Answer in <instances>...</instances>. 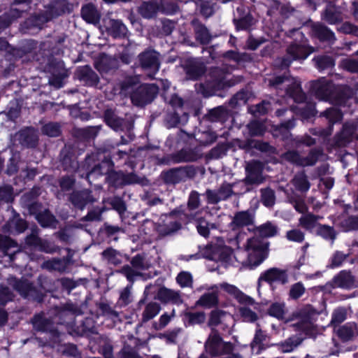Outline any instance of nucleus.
Segmentation results:
<instances>
[{
	"label": "nucleus",
	"mask_w": 358,
	"mask_h": 358,
	"mask_svg": "<svg viewBox=\"0 0 358 358\" xmlns=\"http://www.w3.org/2000/svg\"><path fill=\"white\" fill-rule=\"evenodd\" d=\"M268 242L257 236L248 238L243 246V252L245 255L243 264L250 267L259 266L268 257Z\"/></svg>",
	"instance_id": "f257e3e1"
},
{
	"label": "nucleus",
	"mask_w": 358,
	"mask_h": 358,
	"mask_svg": "<svg viewBox=\"0 0 358 358\" xmlns=\"http://www.w3.org/2000/svg\"><path fill=\"white\" fill-rule=\"evenodd\" d=\"M85 162L89 166H92L87 175L88 178L107 176L115 167L110 155L105 152H92L87 155Z\"/></svg>",
	"instance_id": "f03ea898"
},
{
	"label": "nucleus",
	"mask_w": 358,
	"mask_h": 358,
	"mask_svg": "<svg viewBox=\"0 0 358 358\" xmlns=\"http://www.w3.org/2000/svg\"><path fill=\"white\" fill-rule=\"evenodd\" d=\"M143 180V178L134 172L124 173L123 171H115L114 169L105 178L108 186L115 189H122L134 184L142 185Z\"/></svg>",
	"instance_id": "7ed1b4c3"
},
{
	"label": "nucleus",
	"mask_w": 358,
	"mask_h": 358,
	"mask_svg": "<svg viewBox=\"0 0 358 358\" xmlns=\"http://www.w3.org/2000/svg\"><path fill=\"white\" fill-rule=\"evenodd\" d=\"M158 92L156 84H141L131 92L130 99L134 106L144 107L155 99Z\"/></svg>",
	"instance_id": "20e7f679"
},
{
	"label": "nucleus",
	"mask_w": 358,
	"mask_h": 358,
	"mask_svg": "<svg viewBox=\"0 0 358 358\" xmlns=\"http://www.w3.org/2000/svg\"><path fill=\"white\" fill-rule=\"evenodd\" d=\"M313 52L311 48L299 44H292L287 48V55L277 59L275 65L280 69L288 68L294 60L305 59Z\"/></svg>",
	"instance_id": "39448f33"
},
{
	"label": "nucleus",
	"mask_w": 358,
	"mask_h": 358,
	"mask_svg": "<svg viewBox=\"0 0 358 358\" xmlns=\"http://www.w3.org/2000/svg\"><path fill=\"white\" fill-rule=\"evenodd\" d=\"M206 350L212 356L217 357L227 355L234 350V345L224 342L216 331H212L205 343Z\"/></svg>",
	"instance_id": "423d86ee"
},
{
	"label": "nucleus",
	"mask_w": 358,
	"mask_h": 358,
	"mask_svg": "<svg viewBox=\"0 0 358 358\" xmlns=\"http://www.w3.org/2000/svg\"><path fill=\"white\" fill-rule=\"evenodd\" d=\"M24 248L48 254H52L56 251L50 241L38 236L37 229H32L31 232L24 238Z\"/></svg>",
	"instance_id": "0eeeda50"
},
{
	"label": "nucleus",
	"mask_w": 358,
	"mask_h": 358,
	"mask_svg": "<svg viewBox=\"0 0 358 358\" xmlns=\"http://www.w3.org/2000/svg\"><path fill=\"white\" fill-rule=\"evenodd\" d=\"M69 333L73 336H90L96 334L97 331L95 326V321L93 318L87 317L80 322L76 321L68 326Z\"/></svg>",
	"instance_id": "6e6552de"
},
{
	"label": "nucleus",
	"mask_w": 358,
	"mask_h": 358,
	"mask_svg": "<svg viewBox=\"0 0 358 358\" xmlns=\"http://www.w3.org/2000/svg\"><path fill=\"white\" fill-rule=\"evenodd\" d=\"M75 75L83 85L87 87L101 89L100 78L90 65H84L77 68Z\"/></svg>",
	"instance_id": "1a4fd4ad"
},
{
	"label": "nucleus",
	"mask_w": 358,
	"mask_h": 358,
	"mask_svg": "<svg viewBox=\"0 0 358 358\" xmlns=\"http://www.w3.org/2000/svg\"><path fill=\"white\" fill-rule=\"evenodd\" d=\"M103 118L105 124L115 131H123L126 127L129 132L133 127L131 123L119 117L112 108H107L103 111Z\"/></svg>",
	"instance_id": "9d476101"
},
{
	"label": "nucleus",
	"mask_w": 358,
	"mask_h": 358,
	"mask_svg": "<svg viewBox=\"0 0 358 358\" xmlns=\"http://www.w3.org/2000/svg\"><path fill=\"white\" fill-rule=\"evenodd\" d=\"M263 166L260 162L252 161L245 166V177L243 182L245 185H259L265 178L262 175Z\"/></svg>",
	"instance_id": "9b49d317"
},
{
	"label": "nucleus",
	"mask_w": 358,
	"mask_h": 358,
	"mask_svg": "<svg viewBox=\"0 0 358 358\" xmlns=\"http://www.w3.org/2000/svg\"><path fill=\"white\" fill-rule=\"evenodd\" d=\"M140 66L144 71L157 72L159 69V54L154 50L146 49L138 56Z\"/></svg>",
	"instance_id": "f8f14e48"
},
{
	"label": "nucleus",
	"mask_w": 358,
	"mask_h": 358,
	"mask_svg": "<svg viewBox=\"0 0 358 358\" xmlns=\"http://www.w3.org/2000/svg\"><path fill=\"white\" fill-rule=\"evenodd\" d=\"M73 10V5L68 0H52L46 6V13L52 20Z\"/></svg>",
	"instance_id": "ddd939ff"
},
{
	"label": "nucleus",
	"mask_w": 358,
	"mask_h": 358,
	"mask_svg": "<svg viewBox=\"0 0 358 358\" xmlns=\"http://www.w3.org/2000/svg\"><path fill=\"white\" fill-rule=\"evenodd\" d=\"M69 201L76 209L80 210H83L89 203L94 202L92 192L87 189L73 190L69 194Z\"/></svg>",
	"instance_id": "4468645a"
},
{
	"label": "nucleus",
	"mask_w": 358,
	"mask_h": 358,
	"mask_svg": "<svg viewBox=\"0 0 358 358\" xmlns=\"http://www.w3.org/2000/svg\"><path fill=\"white\" fill-rule=\"evenodd\" d=\"M234 194L233 184L223 182L217 191L207 189L206 196L207 201L210 204H216L221 201L227 200Z\"/></svg>",
	"instance_id": "2eb2a0df"
},
{
	"label": "nucleus",
	"mask_w": 358,
	"mask_h": 358,
	"mask_svg": "<svg viewBox=\"0 0 358 358\" xmlns=\"http://www.w3.org/2000/svg\"><path fill=\"white\" fill-rule=\"evenodd\" d=\"M179 213V208H176L169 215H166L157 230L159 235L166 236L179 230V221L173 219V215Z\"/></svg>",
	"instance_id": "dca6fc26"
},
{
	"label": "nucleus",
	"mask_w": 358,
	"mask_h": 358,
	"mask_svg": "<svg viewBox=\"0 0 358 358\" xmlns=\"http://www.w3.org/2000/svg\"><path fill=\"white\" fill-rule=\"evenodd\" d=\"M59 161L64 171L71 172L78 168L77 157L71 146L65 145L59 154Z\"/></svg>",
	"instance_id": "f3484780"
},
{
	"label": "nucleus",
	"mask_w": 358,
	"mask_h": 358,
	"mask_svg": "<svg viewBox=\"0 0 358 358\" xmlns=\"http://www.w3.org/2000/svg\"><path fill=\"white\" fill-rule=\"evenodd\" d=\"M262 281H265L270 285L273 282L286 284L288 282V275L285 270L271 268L261 274L258 280L259 286Z\"/></svg>",
	"instance_id": "a211bd4d"
},
{
	"label": "nucleus",
	"mask_w": 358,
	"mask_h": 358,
	"mask_svg": "<svg viewBox=\"0 0 358 358\" xmlns=\"http://www.w3.org/2000/svg\"><path fill=\"white\" fill-rule=\"evenodd\" d=\"M80 16L87 24L96 25L100 22L101 13L92 2L85 3L80 9Z\"/></svg>",
	"instance_id": "6ab92c4d"
},
{
	"label": "nucleus",
	"mask_w": 358,
	"mask_h": 358,
	"mask_svg": "<svg viewBox=\"0 0 358 358\" xmlns=\"http://www.w3.org/2000/svg\"><path fill=\"white\" fill-rule=\"evenodd\" d=\"M28 225L27 221L16 213L4 224L3 229L6 232L11 234H20L27 230Z\"/></svg>",
	"instance_id": "aec40b11"
},
{
	"label": "nucleus",
	"mask_w": 358,
	"mask_h": 358,
	"mask_svg": "<svg viewBox=\"0 0 358 358\" xmlns=\"http://www.w3.org/2000/svg\"><path fill=\"white\" fill-rule=\"evenodd\" d=\"M219 287L227 294L235 298L239 303L245 305H252L255 301L250 296L245 295L234 285L227 282L220 284Z\"/></svg>",
	"instance_id": "412c9836"
},
{
	"label": "nucleus",
	"mask_w": 358,
	"mask_h": 358,
	"mask_svg": "<svg viewBox=\"0 0 358 358\" xmlns=\"http://www.w3.org/2000/svg\"><path fill=\"white\" fill-rule=\"evenodd\" d=\"M355 278L351 273L342 271L332 279L331 286L333 288L350 289L354 286Z\"/></svg>",
	"instance_id": "4be33fe9"
},
{
	"label": "nucleus",
	"mask_w": 358,
	"mask_h": 358,
	"mask_svg": "<svg viewBox=\"0 0 358 358\" xmlns=\"http://www.w3.org/2000/svg\"><path fill=\"white\" fill-rule=\"evenodd\" d=\"M46 11L42 13L34 14L27 18L24 23V28L31 30L34 29H41L43 25L50 21Z\"/></svg>",
	"instance_id": "5701e85b"
},
{
	"label": "nucleus",
	"mask_w": 358,
	"mask_h": 358,
	"mask_svg": "<svg viewBox=\"0 0 358 358\" xmlns=\"http://www.w3.org/2000/svg\"><path fill=\"white\" fill-rule=\"evenodd\" d=\"M313 89L316 96L319 99L328 101L331 99L334 85L331 83L322 79L314 83Z\"/></svg>",
	"instance_id": "b1692460"
},
{
	"label": "nucleus",
	"mask_w": 358,
	"mask_h": 358,
	"mask_svg": "<svg viewBox=\"0 0 358 358\" xmlns=\"http://www.w3.org/2000/svg\"><path fill=\"white\" fill-rule=\"evenodd\" d=\"M18 140L23 146L31 148H36L38 142V138L31 127L19 131Z\"/></svg>",
	"instance_id": "393cba45"
},
{
	"label": "nucleus",
	"mask_w": 358,
	"mask_h": 358,
	"mask_svg": "<svg viewBox=\"0 0 358 358\" xmlns=\"http://www.w3.org/2000/svg\"><path fill=\"white\" fill-rule=\"evenodd\" d=\"M36 220L43 229H55L59 223L55 215L48 208L44 209L36 217Z\"/></svg>",
	"instance_id": "a878e982"
},
{
	"label": "nucleus",
	"mask_w": 358,
	"mask_h": 358,
	"mask_svg": "<svg viewBox=\"0 0 358 358\" xmlns=\"http://www.w3.org/2000/svg\"><path fill=\"white\" fill-rule=\"evenodd\" d=\"M165 3H166L162 1L160 3H158L156 1L144 2L139 8V13L144 18H152L155 17L158 11H164L165 9Z\"/></svg>",
	"instance_id": "bb28decb"
},
{
	"label": "nucleus",
	"mask_w": 358,
	"mask_h": 358,
	"mask_svg": "<svg viewBox=\"0 0 358 358\" xmlns=\"http://www.w3.org/2000/svg\"><path fill=\"white\" fill-rule=\"evenodd\" d=\"M192 25L194 28L196 39L201 44H208L212 39V36L207 27L197 19H194L192 21Z\"/></svg>",
	"instance_id": "cd10ccee"
},
{
	"label": "nucleus",
	"mask_w": 358,
	"mask_h": 358,
	"mask_svg": "<svg viewBox=\"0 0 358 358\" xmlns=\"http://www.w3.org/2000/svg\"><path fill=\"white\" fill-rule=\"evenodd\" d=\"M107 30L113 38H124L127 36L128 29L121 20L110 19Z\"/></svg>",
	"instance_id": "c85d7f7f"
},
{
	"label": "nucleus",
	"mask_w": 358,
	"mask_h": 358,
	"mask_svg": "<svg viewBox=\"0 0 358 358\" xmlns=\"http://www.w3.org/2000/svg\"><path fill=\"white\" fill-rule=\"evenodd\" d=\"M254 222V215L249 211L236 213L230 225L233 230L252 224Z\"/></svg>",
	"instance_id": "c756f323"
},
{
	"label": "nucleus",
	"mask_w": 358,
	"mask_h": 358,
	"mask_svg": "<svg viewBox=\"0 0 358 358\" xmlns=\"http://www.w3.org/2000/svg\"><path fill=\"white\" fill-rule=\"evenodd\" d=\"M188 79L196 80L205 72V66L203 63L195 60H191L185 67Z\"/></svg>",
	"instance_id": "7c9ffc66"
},
{
	"label": "nucleus",
	"mask_w": 358,
	"mask_h": 358,
	"mask_svg": "<svg viewBox=\"0 0 358 358\" xmlns=\"http://www.w3.org/2000/svg\"><path fill=\"white\" fill-rule=\"evenodd\" d=\"M99 129L97 127H87L85 128L76 129L74 131V136L83 142H90L94 139L98 135Z\"/></svg>",
	"instance_id": "2f4dec72"
},
{
	"label": "nucleus",
	"mask_w": 358,
	"mask_h": 358,
	"mask_svg": "<svg viewBox=\"0 0 358 358\" xmlns=\"http://www.w3.org/2000/svg\"><path fill=\"white\" fill-rule=\"evenodd\" d=\"M154 299L164 303L169 302L176 303L179 300V292L162 287L158 289Z\"/></svg>",
	"instance_id": "473e14b6"
},
{
	"label": "nucleus",
	"mask_w": 358,
	"mask_h": 358,
	"mask_svg": "<svg viewBox=\"0 0 358 358\" xmlns=\"http://www.w3.org/2000/svg\"><path fill=\"white\" fill-rule=\"evenodd\" d=\"M252 231L262 238H270L277 235L278 228L271 222H266L264 224L255 227Z\"/></svg>",
	"instance_id": "72a5a7b5"
},
{
	"label": "nucleus",
	"mask_w": 358,
	"mask_h": 358,
	"mask_svg": "<svg viewBox=\"0 0 358 358\" xmlns=\"http://www.w3.org/2000/svg\"><path fill=\"white\" fill-rule=\"evenodd\" d=\"M31 323L36 331L43 333H48L49 326L52 325L50 320L45 317L42 313L34 315Z\"/></svg>",
	"instance_id": "f704fd0d"
},
{
	"label": "nucleus",
	"mask_w": 358,
	"mask_h": 358,
	"mask_svg": "<svg viewBox=\"0 0 358 358\" xmlns=\"http://www.w3.org/2000/svg\"><path fill=\"white\" fill-rule=\"evenodd\" d=\"M218 286L213 287L212 292L203 294L198 301V303L207 308H211L216 306L218 303Z\"/></svg>",
	"instance_id": "c9c22d12"
},
{
	"label": "nucleus",
	"mask_w": 358,
	"mask_h": 358,
	"mask_svg": "<svg viewBox=\"0 0 358 358\" xmlns=\"http://www.w3.org/2000/svg\"><path fill=\"white\" fill-rule=\"evenodd\" d=\"M289 83L286 89L287 94L292 96L295 101L302 102L305 99V94L302 92L300 83L292 80L288 81Z\"/></svg>",
	"instance_id": "e433bc0d"
},
{
	"label": "nucleus",
	"mask_w": 358,
	"mask_h": 358,
	"mask_svg": "<svg viewBox=\"0 0 358 358\" xmlns=\"http://www.w3.org/2000/svg\"><path fill=\"white\" fill-rule=\"evenodd\" d=\"M267 335L259 328L257 324L254 338L250 344L251 348L256 354H259L264 349L263 343L266 340Z\"/></svg>",
	"instance_id": "4c0bfd02"
},
{
	"label": "nucleus",
	"mask_w": 358,
	"mask_h": 358,
	"mask_svg": "<svg viewBox=\"0 0 358 358\" xmlns=\"http://www.w3.org/2000/svg\"><path fill=\"white\" fill-rule=\"evenodd\" d=\"M161 310V306L159 303L151 301L145 305V309L142 313V322H147L153 319L158 315Z\"/></svg>",
	"instance_id": "58836bf2"
},
{
	"label": "nucleus",
	"mask_w": 358,
	"mask_h": 358,
	"mask_svg": "<svg viewBox=\"0 0 358 358\" xmlns=\"http://www.w3.org/2000/svg\"><path fill=\"white\" fill-rule=\"evenodd\" d=\"M160 177L166 185H175L179 182V167L163 171Z\"/></svg>",
	"instance_id": "ea45409f"
},
{
	"label": "nucleus",
	"mask_w": 358,
	"mask_h": 358,
	"mask_svg": "<svg viewBox=\"0 0 358 358\" xmlns=\"http://www.w3.org/2000/svg\"><path fill=\"white\" fill-rule=\"evenodd\" d=\"M320 218L313 213H305L299 219V225L306 230H312L317 226Z\"/></svg>",
	"instance_id": "a19ab883"
},
{
	"label": "nucleus",
	"mask_w": 358,
	"mask_h": 358,
	"mask_svg": "<svg viewBox=\"0 0 358 358\" xmlns=\"http://www.w3.org/2000/svg\"><path fill=\"white\" fill-rule=\"evenodd\" d=\"M33 283L27 280L15 278L13 287L22 298H27L29 291L31 289Z\"/></svg>",
	"instance_id": "79ce46f5"
},
{
	"label": "nucleus",
	"mask_w": 358,
	"mask_h": 358,
	"mask_svg": "<svg viewBox=\"0 0 358 358\" xmlns=\"http://www.w3.org/2000/svg\"><path fill=\"white\" fill-rule=\"evenodd\" d=\"M42 134L49 137H58L62 134L61 126L58 122H49L41 127Z\"/></svg>",
	"instance_id": "37998d69"
},
{
	"label": "nucleus",
	"mask_w": 358,
	"mask_h": 358,
	"mask_svg": "<svg viewBox=\"0 0 358 358\" xmlns=\"http://www.w3.org/2000/svg\"><path fill=\"white\" fill-rule=\"evenodd\" d=\"M356 328L357 325L355 323H348L339 327L336 329V334L342 340L348 341L352 338Z\"/></svg>",
	"instance_id": "c03bdc74"
},
{
	"label": "nucleus",
	"mask_w": 358,
	"mask_h": 358,
	"mask_svg": "<svg viewBox=\"0 0 358 358\" xmlns=\"http://www.w3.org/2000/svg\"><path fill=\"white\" fill-rule=\"evenodd\" d=\"M294 186L300 192H307L310 188V183L304 173H297L292 180Z\"/></svg>",
	"instance_id": "a18cd8bd"
},
{
	"label": "nucleus",
	"mask_w": 358,
	"mask_h": 358,
	"mask_svg": "<svg viewBox=\"0 0 358 358\" xmlns=\"http://www.w3.org/2000/svg\"><path fill=\"white\" fill-rule=\"evenodd\" d=\"M101 255L103 258L106 259L110 264L117 266L122 262V260L120 258V252L113 248H107L102 252Z\"/></svg>",
	"instance_id": "49530a36"
},
{
	"label": "nucleus",
	"mask_w": 358,
	"mask_h": 358,
	"mask_svg": "<svg viewBox=\"0 0 358 358\" xmlns=\"http://www.w3.org/2000/svg\"><path fill=\"white\" fill-rule=\"evenodd\" d=\"M15 294L6 285L0 284V306H5L15 299Z\"/></svg>",
	"instance_id": "de8ad7c7"
},
{
	"label": "nucleus",
	"mask_w": 358,
	"mask_h": 358,
	"mask_svg": "<svg viewBox=\"0 0 358 358\" xmlns=\"http://www.w3.org/2000/svg\"><path fill=\"white\" fill-rule=\"evenodd\" d=\"M314 31L317 37L322 41H334V34L327 27L321 24L314 26Z\"/></svg>",
	"instance_id": "09e8293b"
},
{
	"label": "nucleus",
	"mask_w": 358,
	"mask_h": 358,
	"mask_svg": "<svg viewBox=\"0 0 358 358\" xmlns=\"http://www.w3.org/2000/svg\"><path fill=\"white\" fill-rule=\"evenodd\" d=\"M155 164L161 165H170L171 163H179V150H176L173 154L166 155L163 157H155Z\"/></svg>",
	"instance_id": "8fccbe9b"
},
{
	"label": "nucleus",
	"mask_w": 358,
	"mask_h": 358,
	"mask_svg": "<svg viewBox=\"0 0 358 358\" xmlns=\"http://www.w3.org/2000/svg\"><path fill=\"white\" fill-rule=\"evenodd\" d=\"M301 343L302 339L299 337H290L283 343H281L280 344V348L282 352H290L297 348Z\"/></svg>",
	"instance_id": "3c124183"
},
{
	"label": "nucleus",
	"mask_w": 358,
	"mask_h": 358,
	"mask_svg": "<svg viewBox=\"0 0 358 358\" xmlns=\"http://www.w3.org/2000/svg\"><path fill=\"white\" fill-rule=\"evenodd\" d=\"M324 19L329 24H336L342 21L340 12L332 6H329L324 11Z\"/></svg>",
	"instance_id": "603ef678"
},
{
	"label": "nucleus",
	"mask_w": 358,
	"mask_h": 358,
	"mask_svg": "<svg viewBox=\"0 0 358 358\" xmlns=\"http://www.w3.org/2000/svg\"><path fill=\"white\" fill-rule=\"evenodd\" d=\"M261 200L262 203L267 207H272L275 202V192L271 188L261 189Z\"/></svg>",
	"instance_id": "864d4df0"
},
{
	"label": "nucleus",
	"mask_w": 358,
	"mask_h": 358,
	"mask_svg": "<svg viewBox=\"0 0 358 358\" xmlns=\"http://www.w3.org/2000/svg\"><path fill=\"white\" fill-rule=\"evenodd\" d=\"M47 68L48 69V71L50 73L66 71L64 62L61 59H58L54 57L49 59L47 64Z\"/></svg>",
	"instance_id": "5fc2aeb1"
},
{
	"label": "nucleus",
	"mask_w": 358,
	"mask_h": 358,
	"mask_svg": "<svg viewBox=\"0 0 358 358\" xmlns=\"http://www.w3.org/2000/svg\"><path fill=\"white\" fill-rule=\"evenodd\" d=\"M317 233L324 239L331 240L332 242L335 240L336 236L334 228L327 225L319 224Z\"/></svg>",
	"instance_id": "6e6d98bb"
},
{
	"label": "nucleus",
	"mask_w": 358,
	"mask_h": 358,
	"mask_svg": "<svg viewBox=\"0 0 358 358\" xmlns=\"http://www.w3.org/2000/svg\"><path fill=\"white\" fill-rule=\"evenodd\" d=\"M285 237L289 241L301 243L305 240V234L299 229H292L286 232Z\"/></svg>",
	"instance_id": "4d7b16f0"
},
{
	"label": "nucleus",
	"mask_w": 358,
	"mask_h": 358,
	"mask_svg": "<svg viewBox=\"0 0 358 358\" xmlns=\"http://www.w3.org/2000/svg\"><path fill=\"white\" fill-rule=\"evenodd\" d=\"M231 317V315L221 310H214L211 312L208 324L210 326H217L222 322L224 317Z\"/></svg>",
	"instance_id": "13d9d810"
},
{
	"label": "nucleus",
	"mask_w": 358,
	"mask_h": 358,
	"mask_svg": "<svg viewBox=\"0 0 358 358\" xmlns=\"http://www.w3.org/2000/svg\"><path fill=\"white\" fill-rule=\"evenodd\" d=\"M13 200V187L10 185L0 187V201L10 203Z\"/></svg>",
	"instance_id": "bf43d9fd"
},
{
	"label": "nucleus",
	"mask_w": 358,
	"mask_h": 358,
	"mask_svg": "<svg viewBox=\"0 0 358 358\" xmlns=\"http://www.w3.org/2000/svg\"><path fill=\"white\" fill-rule=\"evenodd\" d=\"M140 83L139 78L136 76L126 77L120 83V88L122 91L127 92L133 90Z\"/></svg>",
	"instance_id": "052dcab7"
},
{
	"label": "nucleus",
	"mask_w": 358,
	"mask_h": 358,
	"mask_svg": "<svg viewBox=\"0 0 358 358\" xmlns=\"http://www.w3.org/2000/svg\"><path fill=\"white\" fill-rule=\"evenodd\" d=\"M16 241L0 234V251L6 252L9 249L17 247Z\"/></svg>",
	"instance_id": "680f3d73"
},
{
	"label": "nucleus",
	"mask_w": 358,
	"mask_h": 358,
	"mask_svg": "<svg viewBox=\"0 0 358 358\" xmlns=\"http://www.w3.org/2000/svg\"><path fill=\"white\" fill-rule=\"evenodd\" d=\"M164 124L167 129L177 127L179 124V114L176 110L168 113L164 119Z\"/></svg>",
	"instance_id": "e2e57ef3"
},
{
	"label": "nucleus",
	"mask_w": 358,
	"mask_h": 358,
	"mask_svg": "<svg viewBox=\"0 0 358 358\" xmlns=\"http://www.w3.org/2000/svg\"><path fill=\"white\" fill-rule=\"evenodd\" d=\"M197 6L199 7L201 13L205 17H209L213 14L214 8L211 2L204 0H199Z\"/></svg>",
	"instance_id": "0e129e2a"
},
{
	"label": "nucleus",
	"mask_w": 358,
	"mask_h": 358,
	"mask_svg": "<svg viewBox=\"0 0 358 358\" xmlns=\"http://www.w3.org/2000/svg\"><path fill=\"white\" fill-rule=\"evenodd\" d=\"M110 205L113 210L117 211L120 215L124 214L127 210L124 201L120 196H114L111 199Z\"/></svg>",
	"instance_id": "69168bd1"
},
{
	"label": "nucleus",
	"mask_w": 358,
	"mask_h": 358,
	"mask_svg": "<svg viewBox=\"0 0 358 358\" xmlns=\"http://www.w3.org/2000/svg\"><path fill=\"white\" fill-rule=\"evenodd\" d=\"M306 291V288L301 282H296L292 285L289 292V296L292 299H298Z\"/></svg>",
	"instance_id": "338daca9"
},
{
	"label": "nucleus",
	"mask_w": 358,
	"mask_h": 358,
	"mask_svg": "<svg viewBox=\"0 0 358 358\" xmlns=\"http://www.w3.org/2000/svg\"><path fill=\"white\" fill-rule=\"evenodd\" d=\"M323 115L329 120V122L331 124L341 121L343 116L341 112L339 110L334 108L326 110L323 113Z\"/></svg>",
	"instance_id": "774afa93"
}]
</instances>
